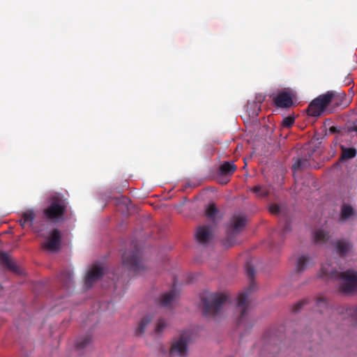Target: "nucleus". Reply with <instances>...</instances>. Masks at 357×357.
<instances>
[{
    "mask_svg": "<svg viewBox=\"0 0 357 357\" xmlns=\"http://www.w3.org/2000/svg\"><path fill=\"white\" fill-rule=\"evenodd\" d=\"M245 271L251 283L246 290L239 294L238 296L236 310L239 312L240 314L237 317V325L239 326H252L254 324V321L249 314V303L248 298L249 294L255 289V284L254 282L255 271L250 262H247L245 265Z\"/></svg>",
    "mask_w": 357,
    "mask_h": 357,
    "instance_id": "1",
    "label": "nucleus"
},
{
    "mask_svg": "<svg viewBox=\"0 0 357 357\" xmlns=\"http://www.w3.org/2000/svg\"><path fill=\"white\" fill-rule=\"evenodd\" d=\"M319 276L340 280L339 288L344 294L357 292V273L353 270L340 272L329 266L322 265Z\"/></svg>",
    "mask_w": 357,
    "mask_h": 357,
    "instance_id": "2",
    "label": "nucleus"
},
{
    "mask_svg": "<svg viewBox=\"0 0 357 357\" xmlns=\"http://www.w3.org/2000/svg\"><path fill=\"white\" fill-rule=\"evenodd\" d=\"M68 202L59 195L49 198V205L43 211L44 218L52 222H59L63 220L66 212Z\"/></svg>",
    "mask_w": 357,
    "mask_h": 357,
    "instance_id": "3",
    "label": "nucleus"
},
{
    "mask_svg": "<svg viewBox=\"0 0 357 357\" xmlns=\"http://www.w3.org/2000/svg\"><path fill=\"white\" fill-rule=\"evenodd\" d=\"M121 259L123 266L130 271L138 273L145 268L142 250L135 241L122 254Z\"/></svg>",
    "mask_w": 357,
    "mask_h": 357,
    "instance_id": "4",
    "label": "nucleus"
},
{
    "mask_svg": "<svg viewBox=\"0 0 357 357\" xmlns=\"http://www.w3.org/2000/svg\"><path fill=\"white\" fill-rule=\"evenodd\" d=\"M229 299L224 293H210L202 297L203 313L205 316H215L221 310L224 303Z\"/></svg>",
    "mask_w": 357,
    "mask_h": 357,
    "instance_id": "5",
    "label": "nucleus"
},
{
    "mask_svg": "<svg viewBox=\"0 0 357 357\" xmlns=\"http://www.w3.org/2000/svg\"><path fill=\"white\" fill-rule=\"evenodd\" d=\"M345 97V93H342L341 95L336 96L333 91H328L325 94L320 95L310 103L307 107V114L314 117L319 116L325 110L326 107L328 106L333 100L336 98L340 99L344 98Z\"/></svg>",
    "mask_w": 357,
    "mask_h": 357,
    "instance_id": "6",
    "label": "nucleus"
},
{
    "mask_svg": "<svg viewBox=\"0 0 357 357\" xmlns=\"http://www.w3.org/2000/svg\"><path fill=\"white\" fill-rule=\"evenodd\" d=\"M247 218L243 215H234L231 218L227 229V236L224 240V245L231 247L236 243V236L244 229Z\"/></svg>",
    "mask_w": 357,
    "mask_h": 357,
    "instance_id": "7",
    "label": "nucleus"
},
{
    "mask_svg": "<svg viewBox=\"0 0 357 357\" xmlns=\"http://www.w3.org/2000/svg\"><path fill=\"white\" fill-rule=\"evenodd\" d=\"M191 340V333L189 331H183L178 337L174 338L169 349L171 357H188V345Z\"/></svg>",
    "mask_w": 357,
    "mask_h": 357,
    "instance_id": "8",
    "label": "nucleus"
},
{
    "mask_svg": "<svg viewBox=\"0 0 357 357\" xmlns=\"http://www.w3.org/2000/svg\"><path fill=\"white\" fill-rule=\"evenodd\" d=\"M61 241V234L59 229H54L50 236L47 238V241L43 243V247L47 250L51 252H57L60 249Z\"/></svg>",
    "mask_w": 357,
    "mask_h": 357,
    "instance_id": "9",
    "label": "nucleus"
},
{
    "mask_svg": "<svg viewBox=\"0 0 357 357\" xmlns=\"http://www.w3.org/2000/svg\"><path fill=\"white\" fill-rule=\"evenodd\" d=\"M271 97L278 107L289 108L294 105L293 97L289 91H279L276 95Z\"/></svg>",
    "mask_w": 357,
    "mask_h": 357,
    "instance_id": "10",
    "label": "nucleus"
},
{
    "mask_svg": "<svg viewBox=\"0 0 357 357\" xmlns=\"http://www.w3.org/2000/svg\"><path fill=\"white\" fill-rule=\"evenodd\" d=\"M104 274V269L98 265H94L86 273L84 284L86 288H91L93 284L98 280Z\"/></svg>",
    "mask_w": 357,
    "mask_h": 357,
    "instance_id": "11",
    "label": "nucleus"
},
{
    "mask_svg": "<svg viewBox=\"0 0 357 357\" xmlns=\"http://www.w3.org/2000/svg\"><path fill=\"white\" fill-rule=\"evenodd\" d=\"M195 237L199 243L203 245L208 243L213 238L211 228L209 226H202L198 227Z\"/></svg>",
    "mask_w": 357,
    "mask_h": 357,
    "instance_id": "12",
    "label": "nucleus"
},
{
    "mask_svg": "<svg viewBox=\"0 0 357 357\" xmlns=\"http://www.w3.org/2000/svg\"><path fill=\"white\" fill-rule=\"evenodd\" d=\"M36 218V213L33 209L30 208L22 211L20 215V218L17 222L20 225L22 228H24L26 225L29 227H32L33 221Z\"/></svg>",
    "mask_w": 357,
    "mask_h": 357,
    "instance_id": "13",
    "label": "nucleus"
},
{
    "mask_svg": "<svg viewBox=\"0 0 357 357\" xmlns=\"http://www.w3.org/2000/svg\"><path fill=\"white\" fill-rule=\"evenodd\" d=\"M177 297L176 291L174 290H171L165 294H164L161 299L160 300V305L161 307H173L176 299Z\"/></svg>",
    "mask_w": 357,
    "mask_h": 357,
    "instance_id": "14",
    "label": "nucleus"
},
{
    "mask_svg": "<svg viewBox=\"0 0 357 357\" xmlns=\"http://www.w3.org/2000/svg\"><path fill=\"white\" fill-rule=\"evenodd\" d=\"M0 264L13 272H18L19 268L17 264L6 252H0Z\"/></svg>",
    "mask_w": 357,
    "mask_h": 357,
    "instance_id": "15",
    "label": "nucleus"
},
{
    "mask_svg": "<svg viewBox=\"0 0 357 357\" xmlns=\"http://www.w3.org/2000/svg\"><path fill=\"white\" fill-rule=\"evenodd\" d=\"M0 264L13 272H18L19 268L17 264L6 252H0Z\"/></svg>",
    "mask_w": 357,
    "mask_h": 357,
    "instance_id": "16",
    "label": "nucleus"
},
{
    "mask_svg": "<svg viewBox=\"0 0 357 357\" xmlns=\"http://www.w3.org/2000/svg\"><path fill=\"white\" fill-rule=\"evenodd\" d=\"M61 283L66 288H70L73 284V273L70 270L63 271L59 277Z\"/></svg>",
    "mask_w": 357,
    "mask_h": 357,
    "instance_id": "17",
    "label": "nucleus"
},
{
    "mask_svg": "<svg viewBox=\"0 0 357 357\" xmlns=\"http://www.w3.org/2000/svg\"><path fill=\"white\" fill-rule=\"evenodd\" d=\"M153 317L151 314L145 315L139 322L135 329V334L137 335H142L144 334L146 327L151 324Z\"/></svg>",
    "mask_w": 357,
    "mask_h": 357,
    "instance_id": "18",
    "label": "nucleus"
},
{
    "mask_svg": "<svg viewBox=\"0 0 357 357\" xmlns=\"http://www.w3.org/2000/svg\"><path fill=\"white\" fill-rule=\"evenodd\" d=\"M312 264V259L308 256L301 255L297 260L296 270L297 272L301 273Z\"/></svg>",
    "mask_w": 357,
    "mask_h": 357,
    "instance_id": "19",
    "label": "nucleus"
},
{
    "mask_svg": "<svg viewBox=\"0 0 357 357\" xmlns=\"http://www.w3.org/2000/svg\"><path fill=\"white\" fill-rule=\"evenodd\" d=\"M336 250L340 256L346 255L351 249L352 245L345 240H339L336 243Z\"/></svg>",
    "mask_w": 357,
    "mask_h": 357,
    "instance_id": "20",
    "label": "nucleus"
},
{
    "mask_svg": "<svg viewBox=\"0 0 357 357\" xmlns=\"http://www.w3.org/2000/svg\"><path fill=\"white\" fill-rule=\"evenodd\" d=\"M236 170L234 162H225L219 167V172L222 176H231Z\"/></svg>",
    "mask_w": 357,
    "mask_h": 357,
    "instance_id": "21",
    "label": "nucleus"
},
{
    "mask_svg": "<svg viewBox=\"0 0 357 357\" xmlns=\"http://www.w3.org/2000/svg\"><path fill=\"white\" fill-rule=\"evenodd\" d=\"M264 98L265 97L263 96H258L256 97L257 101H255L252 103L249 104L248 105V109L249 108V107H250L251 108L253 107L254 109L253 111H252L251 112H249L250 116L252 117L258 116L259 112L261 110V103H262V102L264 100Z\"/></svg>",
    "mask_w": 357,
    "mask_h": 357,
    "instance_id": "22",
    "label": "nucleus"
},
{
    "mask_svg": "<svg viewBox=\"0 0 357 357\" xmlns=\"http://www.w3.org/2000/svg\"><path fill=\"white\" fill-rule=\"evenodd\" d=\"M315 307L321 313L328 310L329 309V303L327 298L323 295L318 296L315 301Z\"/></svg>",
    "mask_w": 357,
    "mask_h": 357,
    "instance_id": "23",
    "label": "nucleus"
},
{
    "mask_svg": "<svg viewBox=\"0 0 357 357\" xmlns=\"http://www.w3.org/2000/svg\"><path fill=\"white\" fill-rule=\"evenodd\" d=\"M92 341L91 334H86L84 336L79 337L76 341V347L77 349L81 350L89 346Z\"/></svg>",
    "mask_w": 357,
    "mask_h": 357,
    "instance_id": "24",
    "label": "nucleus"
},
{
    "mask_svg": "<svg viewBox=\"0 0 357 357\" xmlns=\"http://www.w3.org/2000/svg\"><path fill=\"white\" fill-rule=\"evenodd\" d=\"M313 238L316 243H324L329 238L328 232L321 229H317L314 232Z\"/></svg>",
    "mask_w": 357,
    "mask_h": 357,
    "instance_id": "25",
    "label": "nucleus"
},
{
    "mask_svg": "<svg viewBox=\"0 0 357 357\" xmlns=\"http://www.w3.org/2000/svg\"><path fill=\"white\" fill-rule=\"evenodd\" d=\"M310 165V161L307 158H297L293 165L294 171H301L307 168Z\"/></svg>",
    "mask_w": 357,
    "mask_h": 357,
    "instance_id": "26",
    "label": "nucleus"
},
{
    "mask_svg": "<svg viewBox=\"0 0 357 357\" xmlns=\"http://www.w3.org/2000/svg\"><path fill=\"white\" fill-rule=\"evenodd\" d=\"M257 197H266L269 194V189L264 185H256L251 190Z\"/></svg>",
    "mask_w": 357,
    "mask_h": 357,
    "instance_id": "27",
    "label": "nucleus"
},
{
    "mask_svg": "<svg viewBox=\"0 0 357 357\" xmlns=\"http://www.w3.org/2000/svg\"><path fill=\"white\" fill-rule=\"evenodd\" d=\"M354 214V208L348 205L344 204L341 208L340 216L343 220H346Z\"/></svg>",
    "mask_w": 357,
    "mask_h": 357,
    "instance_id": "28",
    "label": "nucleus"
},
{
    "mask_svg": "<svg viewBox=\"0 0 357 357\" xmlns=\"http://www.w3.org/2000/svg\"><path fill=\"white\" fill-rule=\"evenodd\" d=\"M205 212L208 218L211 220H215L219 211L214 204H210L206 208Z\"/></svg>",
    "mask_w": 357,
    "mask_h": 357,
    "instance_id": "29",
    "label": "nucleus"
},
{
    "mask_svg": "<svg viewBox=\"0 0 357 357\" xmlns=\"http://www.w3.org/2000/svg\"><path fill=\"white\" fill-rule=\"evenodd\" d=\"M356 153L355 148H342L341 159L346 160L354 158L356 155Z\"/></svg>",
    "mask_w": 357,
    "mask_h": 357,
    "instance_id": "30",
    "label": "nucleus"
},
{
    "mask_svg": "<svg viewBox=\"0 0 357 357\" xmlns=\"http://www.w3.org/2000/svg\"><path fill=\"white\" fill-rule=\"evenodd\" d=\"M280 224L282 225L281 234L284 236L291 231L290 222L287 218H284L282 222H280Z\"/></svg>",
    "mask_w": 357,
    "mask_h": 357,
    "instance_id": "31",
    "label": "nucleus"
},
{
    "mask_svg": "<svg viewBox=\"0 0 357 357\" xmlns=\"http://www.w3.org/2000/svg\"><path fill=\"white\" fill-rule=\"evenodd\" d=\"M294 121H295V119L294 116H287L282 120V121L281 123V126L283 128H289L294 125Z\"/></svg>",
    "mask_w": 357,
    "mask_h": 357,
    "instance_id": "32",
    "label": "nucleus"
},
{
    "mask_svg": "<svg viewBox=\"0 0 357 357\" xmlns=\"http://www.w3.org/2000/svg\"><path fill=\"white\" fill-rule=\"evenodd\" d=\"M308 301L309 299L306 298L297 302L293 305L292 311L294 312H298L305 305L308 303Z\"/></svg>",
    "mask_w": 357,
    "mask_h": 357,
    "instance_id": "33",
    "label": "nucleus"
},
{
    "mask_svg": "<svg viewBox=\"0 0 357 357\" xmlns=\"http://www.w3.org/2000/svg\"><path fill=\"white\" fill-rule=\"evenodd\" d=\"M269 211L272 214H279L280 213V208L279 205L276 204H272L269 206Z\"/></svg>",
    "mask_w": 357,
    "mask_h": 357,
    "instance_id": "34",
    "label": "nucleus"
},
{
    "mask_svg": "<svg viewBox=\"0 0 357 357\" xmlns=\"http://www.w3.org/2000/svg\"><path fill=\"white\" fill-rule=\"evenodd\" d=\"M167 326V323L162 319H158V335Z\"/></svg>",
    "mask_w": 357,
    "mask_h": 357,
    "instance_id": "35",
    "label": "nucleus"
},
{
    "mask_svg": "<svg viewBox=\"0 0 357 357\" xmlns=\"http://www.w3.org/2000/svg\"><path fill=\"white\" fill-rule=\"evenodd\" d=\"M349 314L357 317V305L349 309Z\"/></svg>",
    "mask_w": 357,
    "mask_h": 357,
    "instance_id": "36",
    "label": "nucleus"
},
{
    "mask_svg": "<svg viewBox=\"0 0 357 357\" xmlns=\"http://www.w3.org/2000/svg\"><path fill=\"white\" fill-rule=\"evenodd\" d=\"M351 130L357 132V123L353 126V127L351 128Z\"/></svg>",
    "mask_w": 357,
    "mask_h": 357,
    "instance_id": "37",
    "label": "nucleus"
},
{
    "mask_svg": "<svg viewBox=\"0 0 357 357\" xmlns=\"http://www.w3.org/2000/svg\"><path fill=\"white\" fill-rule=\"evenodd\" d=\"M351 82L350 79H347V84H349Z\"/></svg>",
    "mask_w": 357,
    "mask_h": 357,
    "instance_id": "38",
    "label": "nucleus"
},
{
    "mask_svg": "<svg viewBox=\"0 0 357 357\" xmlns=\"http://www.w3.org/2000/svg\"><path fill=\"white\" fill-rule=\"evenodd\" d=\"M153 331H156V324H154V326H153Z\"/></svg>",
    "mask_w": 357,
    "mask_h": 357,
    "instance_id": "39",
    "label": "nucleus"
},
{
    "mask_svg": "<svg viewBox=\"0 0 357 357\" xmlns=\"http://www.w3.org/2000/svg\"><path fill=\"white\" fill-rule=\"evenodd\" d=\"M335 105H338V106H339V105H342V103H339L338 102H335Z\"/></svg>",
    "mask_w": 357,
    "mask_h": 357,
    "instance_id": "40",
    "label": "nucleus"
}]
</instances>
